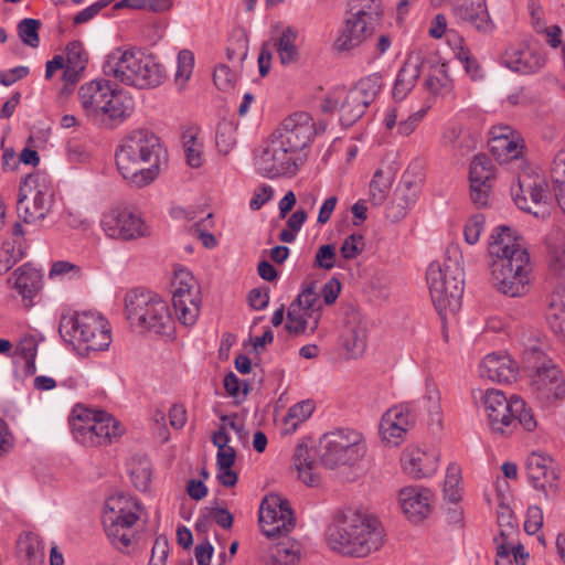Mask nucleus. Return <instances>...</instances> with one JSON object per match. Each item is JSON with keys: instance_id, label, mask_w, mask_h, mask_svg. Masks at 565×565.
I'll return each mask as SVG.
<instances>
[{"instance_id": "23", "label": "nucleus", "mask_w": 565, "mask_h": 565, "mask_svg": "<svg viewBox=\"0 0 565 565\" xmlns=\"http://www.w3.org/2000/svg\"><path fill=\"white\" fill-rule=\"evenodd\" d=\"M8 284L22 298L24 308L30 309L43 287V276L31 263H24L12 273Z\"/></svg>"}, {"instance_id": "43", "label": "nucleus", "mask_w": 565, "mask_h": 565, "mask_svg": "<svg viewBox=\"0 0 565 565\" xmlns=\"http://www.w3.org/2000/svg\"><path fill=\"white\" fill-rule=\"evenodd\" d=\"M494 177L491 159L486 154H478L470 163L469 180L475 184L491 183Z\"/></svg>"}, {"instance_id": "31", "label": "nucleus", "mask_w": 565, "mask_h": 565, "mask_svg": "<svg viewBox=\"0 0 565 565\" xmlns=\"http://www.w3.org/2000/svg\"><path fill=\"white\" fill-rule=\"evenodd\" d=\"M113 86L107 79H95L79 87L81 105L90 121L98 115L99 107H102Z\"/></svg>"}, {"instance_id": "4", "label": "nucleus", "mask_w": 565, "mask_h": 565, "mask_svg": "<svg viewBox=\"0 0 565 565\" xmlns=\"http://www.w3.org/2000/svg\"><path fill=\"white\" fill-rule=\"evenodd\" d=\"M103 72L121 84L138 89L158 87L163 82L162 66L151 54L137 49L117 47L103 64Z\"/></svg>"}, {"instance_id": "40", "label": "nucleus", "mask_w": 565, "mask_h": 565, "mask_svg": "<svg viewBox=\"0 0 565 565\" xmlns=\"http://www.w3.org/2000/svg\"><path fill=\"white\" fill-rule=\"evenodd\" d=\"M199 128L186 126L182 131L186 162L191 168H200L203 164L202 143L198 141Z\"/></svg>"}, {"instance_id": "24", "label": "nucleus", "mask_w": 565, "mask_h": 565, "mask_svg": "<svg viewBox=\"0 0 565 565\" xmlns=\"http://www.w3.org/2000/svg\"><path fill=\"white\" fill-rule=\"evenodd\" d=\"M489 135V150L499 163H507L520 158L522 146L510 126H493Z\"/></svg>"}, {"instance_id": "1", "label": "nucleus", "mask_w": 565, "mask_h": 565, "mask_svg": "<svg viewBox=\"0 0 565 565\" xmlns=\"http://www.w3.org/2000/svg\"><path fill=\"white\" fill-rule=\"evenodd\" d=\"M119 173L137 189L153 182L167 164V153L151 131L138 129L126 136L116 150Z\"/></svg>"}, {"instance_id": "45", "label": "nucleus", "mask_w": 565, "mask_h": 565, "mask_svg": "<svg viewBox=\"0 0 565 565\" xmlns=\"http://www.w3.org/2000/svg\"><path fill=\"white\" fill-rule=\"evenodd\" d=\"M425 87L433 94H443L450 89V78L444 64L429 67Z\"/></svg>"}, {"instance_id": "8", "label": "nucleus", "mask_w": 565, "mask_h": 565, "mask_svg": "<svg viewBox=\"0 0 565 565\" xmlns=\"http://www.w3.org/2000/svg\"><path fill=\"white\" fill-rule=\"evenodd\" d=\"M58 333L65 342L83 344L86 351L107 350L111 342L110 326L98 312L62 315Z\"/></svg>"}, {"instance_id": "26", "label": "nucleus", "mask_w": 565, "mask_h": 565, "mask_svg": "<svg viewBox=\"0 0 565 565\" xmlns=\"http://www.w3.org/2000/svg\"><path fill=\"white\" fill-rule=\"evenodd\" d=\"M379 23L348 11L343 28L337 40L339 50L348 51L359 46L374 31Z\"/></svg>"}, {"instance_id": "63", "label": "nucleus", "mask_w": 565, "mask_h": 565, "mask_svg": "<svg viewBox=\"0 0 565 565\" xmlns=\"http://www.w3.org/2000/svg\"><path fill=\"white\" fill-rule=\"evenodd\" d=\"M543 525V512L537 505H532L527 509L526 519L524 522V531L527 534H535Z\"/></svg>"}, {"instance_id": "18", "label": "nucleus", "mask_w": 565, "mask_h": 565, "mask_svg": "<svg viewBox=\"0 0 565 565\" xmlns=\"http://www.w3.org/2000/svg\"><path fill=\"white\" fill-rule=\"evenodd\" d=\"M511 195L520 210L535 216L544 215L545 211L533 210L529 204V198L534 206L541 207L543 204H546L550 196L544 178L529 173L519 175L518 184L511 188Z\"/></svg>"}, {"instance_id": "42", "label": "nucleus", "mask_w": 565, "mask_h": 565, "mask_svg": "<svg viewBox=\"0 0 565 565\" xmlns=\"http://www.w3.org/2000/svg\"><path fill=\"white\" fill-rule=\"evenodd\" d=\"M393 175L382 169H377L370 183V200L373 205H381L387 198Z\"/></svg>"}, {"instance_id": "36", "label": "nucleus", "mask_w": 565, "mask_h": 565, "mask_svg": "<svg viewBox=\"0 0 565 565\" xmlns=\"http://www.w3.org/2000/svg\"><path fill=\"white\" fill-rule=\"evenodd\" d=\"M292 459L299 479L309 487L317 486L320 480L319 475L316 472L317 463L310 458L309 448L305 443L296 446Z\"/></svg>"}, {"instance_id": "25", "label": "nucleus", "mask_w": 565, "mask_h": 565, "mask_svg": "<svg viewBox=\"0 0 565 565\" xmlns=\"http://www.w3.org/2000/svg\"><path fill=\"white\" fill-rule=\"evenodd\" d=\"M430 498L428 489L417 486L405 487L398 493L402 511L413 523L422 522L429 515Z\"/></svg>"}, {"instance_id": "2", "label": "nucleus", "mask_w": 565, "mask_h": 565, "mask_svg": "<svg viewBox=\"0 0 565 565\" xmlns=\"http://www.w3.org/2000/svg\"><path fill=\"white\" fill-rule=\"evenodd\" d=\"M383 537L384 531L376 518L348 510L329 529L328 541L332 550L343 555L364 557L383 545Z\"/></svg>"}, {"instance_id": "6", "label": "nucleus", "mask_w": 565, "mask_h": 565, "mask_svg": "<svg viewBox=\"0 0 565 565\" xmlns=\"http://www.w3.org/2000/svg\"><path fill=\"white\" fill-rule=\"evenodd\" d=\"M431 301L439 316L456 313L463 295V271L456 259L433 262L426 273Z\"/></svg>"}, {"instance_id": "54", "label": "nucleus", "mask_w": 565, "mask_h": 565, "mask_svg": "<svg viewBox=\"0 0 565 565\" xmlns=\"http://www.w3.org/2000/svg\"><path fill=\"white\" fill-rule=\"evenodd\" d=\"M194 67V54L190 50H181L178 54V67L175 81L186 83L192 75Z\"/></svg>"}, {"instance_id": "37", "label": "nucleus", "mask_w": 565, "mask_h": 565, "mask_svg": "<svg viewBox=\"0 0 565 565\" xmlns=\"http://www.w3.org/2000/svg\"><path fill=\"white\" fill-rule=\"evenodd\" d=\"M298 35V30L289 25L282 30L275 43L279 61L285 66L297 63L300 57L299 49L296 45Z\"/></svg>"}, {"instance_id": "46", "label": "nucleus", "mask_w": 565, "mask_h": 565, "mask_svg": "<svg viewBox=\"0 0 565 565\" xmlns=\"http://www.w3.org/2000/svg\"><path fill=\"white\" fill-rule=\"evenodd\" d=\"M23 257L24 252L18 242L4 241L0 248V275L7 274Z\"/></svg>"}, {"instance_id": "13", "label": "nucleus", "mask_w": 565, "mask_h": 565, "mask_svg": "<svg viewBox=\"0 0 565 565\" xmlns=\"http://www.w3.org/2000/svg\"><path fill=\"white\" fill-rule=\"evenodd\" d=\"M326 130V125L316 126L311 115L306 111H297L284 119L274 131V136L284 142L298 156L309 146L313 136Z\"/></svg>"}, {"instance_id": "49", "label": "nucleus", "mask_w": 565, "mask_h": 565, "mask_svg": "<svg viewBox=\"0 0 565 565\" xmlns=\"http://www.w3.org/2000/svg\"><path fill=\"white\" fill-rule=\"evenodd\" d=\"M461 481V470L460 467L456 463H450L447 468L446 478L444 482V493L445 498L456 503L460 501V490L459 483Z\"/></svg>"}, {"instance_id": "39", "label": "nucleus", "mask_w": 565, "mask_h": 565, "mask_svg": "<svg viewBox=\"0 0 565 565\" xmlns=\"http://www.w3.org/2000/svg\"><path fill=\"white\" fill-rule=\"evenodd\" d=\"M343 347L351 358L362 355L366 345V330L362 323L352 324L351 322L345 327L342 333Z\"/></svg>"}, {"instance_id": "51", "label": "nucleus", "mask_w": 565, "mask_h": 565, "mask_svg": "<svg viewBox=\"0 0 565 565\" xmlns=\"http://www.w3.org/2000/svg\"><path fill=\"white\" fill-rule=\"evenodd\" d=\"M498 524L501 527L499 537H495L494 541L499 542V539L510 537L518 531V524L513 514L512 509L504 504L500 503L498 505Z\"/></svg>"}, {"instance_id": "61", "label": "nucleus", "mask_w": 565, "mask_h": 565, "mask_svg": "<svg viewBox=\"0 0 565 565\" xmlns=\"http://www.w3.org/2000/svg\"><path fill=\"white\" fill-rule=\"evenodd\" d=\"M550 318L565 315V282L554 287L550 300Z\"/></svg>"}, {"instance_id": "21", "label": "nucleus", "mask_w": 565, "mask_h": 565, "mask_svg": "<svg viewBox=\"0 0 565 565\" xmlns=\"http://www.w3.org/2000/svg\"><path fill=\"white\" fill-rule=\"evenodd\" d=\"M30 194L34 202V209H31L29 196L21 188L17 202V211L25 223H38L43 221L51 211L54 202V193L46 185H36L34 189H30Z\"/></svg>"}, {"instance_id": "60", "label": "nucleus", "mask_w": 565, "mask_h": 565, "mask_svg": "<svg viewBox=\"0 0 565 565\" xmlns=\"http://www.w3.org/2000/svg\"><path fill=\"white\" fill-rule=\"evenodd\" d=\"M18 349H19L20 354L26 361L28 371L30 373H34L35 372L34 360H35L36 352H38V343H36L35 339L33 337L24 338L19 343Z\"/></svg>"}, {"instance_id": "34", "label": "nucleus", "mask_w": 565, "mask_h": 565, "mask_svg": "<svg viewBox=\"0 0 565 565\" xmlns=\"http://www.w3.org/2000/svg\"><path fill=\"white\" fill-rule=\"evenodd\" d=\"M21 565H44L45 546L42 539L33 533L21 535L17 543Z\"/></svg>"}, {"instance_id": "14", "label": "nucleus", "mask_w": 565, "mask_h": 565, "mask_svg": "<svg viewBox=\"0 0 565 565\" xmlns=\"http://www.w3.org/2000/svg\"><path fill=\"white\" fill-rule=\"evenodd\" d=\"M259 525L268 539L288 534L295 526L289 501L278 494L266 495L259 508Z\"/></svg>"}, {"instance_id": "10", "label": "nucleus", "mask_w": 565, "mask_h": 565, "mask_svg": "<svg viewBox=\"0 0 565 565\" xmlns=\"http://www.w3.org/2000/svg\"><path fill=\"white\" fill-rule=\"evenodd\" d=\"M139 503L129 495L117 493L107 498L102 522L108 539L117 548L131 544V529L139 520Z\"/></svg>"}, {"instance_id": "30", "label": "nucleus", "mask_w": 565, "mask_h": 565, "mask_svg": "<svg viewBox=\"0 0 565 565\" xmlns=\"http://www.w3.org/2000/svg\"><path fill=\"white\" fill-rule=\"evenodd\" d=\"M479 374L493 382L511 383L516 377V367L509 356L491 353L481 361Z\"/></svg>"}, {"instance_id": "56", "label": "nucleus", "mask_w": 565, "mask_h": 565, "mask_svg": "<svg viewBox=\"0 0 565 565\" xmlns=\"http://www.w3.org/2000/svg\"><path fill=\"white\" fill-rule=\"evenodd\" d=\"M213 81L220 90L231 89L236 82V74L225 64H220L213 73Z\"/></svg>"}, {"instance_id": "48", "label": "nucleus", "mask_w": 565, "mask_h": 565, "mask_svg": "<svg viewBox=\"0 0 565 565\" xmlns=\"http://www.w3.org/2000/svg\"><path fill=\"white\" fill-rule=\"evenodd\" d=\"M312 319L308 318V313L290 303L287 312V322L285 329L294 335L303 334L308 327L311 328Z\"/></svg>"}, {"instance_id": "55", "label": "nucleus", "mask_w": 565, "mask_h": 565, "mask_svg": "<svg viewBox=\"0 0 565 565\" xmlns=\"http://www.w3.org/2000/svg\"><path fill=\"white\" fill-rule=\"evenodd\" d=\"M364 248V237L361 234H351L348 236L340 248L342 257L347 260L358 257Z\"/></svg>"}, {"instance_id": "50", "label": "nucleus", "mask_w": 565, "mask_h": 565, "mask_svg": "<svg viewBox=\"0 0 565 565\" xmlns=\"http://www.w3.org/2000/svg\"><path fill=\"white\" fill-rule=\"evenodd\" d=\"M170 287L172 300L175 299V296H181L189 291L199 289L194 276L184 268H180L174 271Z\"/></svg>"}, {"instance_id": "33", "label": "nucleus", "mask_w": 565, "mask_h": 565, "mask_svg": "<svg viewBox=\"0 0 565 565\" xmlns=\"http://www.w3.org/2000/svg\"><path fill=\"white\" fill-rule=\"evenodd\" d=\"M424 67L425 62L419 56H409L404 62L393 86L394 99L403 100L411 93Z\"/></svg>"}, {"instance_id": "12", "label": "nucleus", "mask_w": 565, "mask_h": 565, "mask_svg": "<svg viewBox=\"0 0 565 565\" xmlns=\"http://www.w3.org/2000/svg\"><path fill=\"white\" fill-rule=\"evenodd\" d=\"M302 164V157L295 153L291 149L271 135L270 140L256 156V167L258 172L266 178H276L281 175L292 177Z\"/></svg>"}, {"instance_id": "27", "label": "nucleus", "mask_w": 565, "mask_h": 565, "mask_svg": "<svg viewBox=\"0 0 565 565\" xmlns=\"http://www.w3.org/2000/svg\"><path fill=\"white\" fill-rule=\"evenodd\" d=\"M489 256L491 260H511L519 252H527L521 238L509 226H497L489 241Z\"/></svg>"}, {"instance_id": "28", "label": "nucleus", "mask_w": 565, "mask_h": 565, "mask_svg": "<svg viewBox=\"0 0 565 565\" xmlns=\"http://www.w3.org/2000/svg\"><path fill=\"white\" fill-rule=\"evenodd\" d=\"M501 64L513 72L532 74L544 65V58L524 43L510 45L501 55Z\"/></svg>"}, {"instance_id": "15", "label": "nucleus", "mask_w": 565, "mask_h": 565, "mask_svg": "<svg viewBox=\"0 0 565 565\" xmlns=\"http://www.w3.org/2000/svg\"><path fill=\"white\" fill-rule=\"evenodd\" d=\"M105 234L115 239L131 241L147 236L149 228L140 216L129 207H113L100 220Z\"/></svg>"}, {"instance_id": "62", "label": "nucleus", "mask_w": 565, "mask_h": 565, "mask_svg": "<svg viewBox=\"0 0 565 565\" xmlns=\"http://www.w3.org/2000/svg\"><path fill=\"white\" fill-rule=\"evenodd\" d=\"M70 275L71 277L79 278L82 276V268L67 260L54 262L51 266L49 277H60Z\"/></svg>"}, {"instance_id": "57", "label": "nucleus", "mask_w": 565, "mask_h": 565, "mask_svg": "<svg viewBox=\"0 0 565 565\" xmlns=\"http://www.w3.org/2000/svg\"><path fill=\"white\" fill-rule=\"evenodd\" d=\"M335 248L331 244L321 245L315 256L313 266L330 270L335 266Z\"/></svg>"}, {"instance_id": "3", "label": "nucleus", "mask_w": 565, "mask_h": 565, "mask_svg": "<svg viewBox=\"0 0 565 565\" xmlns=\"http://www.w3.org/2000/svg\"><path fill=\"white\" fill-rule=\"evenodd\" d=\"M472 398L478 407L483 408L494 435L511 436L519 426L530 433L537 427L533 409L518 395L508 398L502 391L479 388L472 392Z\"/></svg>"}, {"instance_id": "53", "label": "nucleus", "mask_w": 565, "mask_h": 565, "mask_svg": "<svg viewBox=\"0 0 565 565\" xmlns=\"http://www.w3.org/2000/svg\"><path fill=\"white\" fill-rule=\"evenodd\" d=\"M315 409V405L311 401H302L291 406L288 411L286 423L290 424L292 429H296L299 424L303 423L310 417Z\"/></svg>"}, {"instance_id": "19", "label": "nucleus", "mask_w": 565, "mask_h": 565, "mask_svg": "<svg viewBox=\"0 0 565 565\" xmlns=\"http://www.w3.org/2000/svg\"><path fill=\"white\" fill-rule=\"evenodd\" d=\"M367 109L366 104L351 88L345 90L343 87L332 89L322 100L321 110L323 113L340 111V122L343 127L354 125Z\"/></svg>"}, {"instance_id": "32", "label": "nucleus", "mask_w": 565, "mask_h": 565, "mask_svg": "<svg viewBox=\"0 0 565 565\" xmlns=\"http://www.w3.org/2000/svg\"><path fill=\"white\" fill-rule=\"evenodd\" d=\"M456 17L470 23L478 32L491 33L495 25L488 12L486 0H470L454 8Z\"/></svg>"}, {"instance_id": "38", "label": "nucleus", "mask_w": 565, "mask_h": 565, "mask_svg": "<svg viewBox=\"0 0 565 565\" xmlns=\"http://www.w3.org/2000/svg\"><path fill=\"white\" fill-rule=\"evenodd\" d=\"M292 306L308 313V318L312 319L311 333L316 331L321 317V301L319 295L315 290L313 284L306 287L301 294L291 302Z\"/></svg>"}, {"instance_id": "58", "label": "nucleus", "mask_w": 565, "mask_h": 565, "mask_svg": "<svg viewBox=\"0 0 565 565\" xmlns=\"http://www.w3.org/2000/svg\"><path fill=\"white\" fill-rule=\"evenodd\" d=\"M130 478L139 491H146L151 480V469L148 461H140L138 467L134 468L130 472Z\"/></svg>"}, {"instance_id": "59", "label": "nucleus", "mask_w": 565, "mask_h": 565, "mask_svg": "<svg viewBox=\"0 0 565 565\" xmlns=\"http://www.w3.org/2000/svg\"><path fill=\"white\" fill-rule=\"evenodd\" d=\"M551 178L554 191L565 188V149L554 157L551 166Z\"/></svg>"}, {"instance_id": "29", "label": "nucleus", "mask_w": 565, "mask_h": 565, "mask_svg": "<svg viewBox=\"0 0 565 565\" xmlns=\"http://www.w3.org/2000/svg\"><path fill=\"white\" fill-rule=\"evenodd\" d=\"M401 462L404 471L415 479L430 477L438 468V457L420 448L405 449Z\"/></svg>"}, {"instance_id": "44", "label": "nucleus", "mask_w": 565, "mask_h": 565, "mask_svg": "<svg viewBox=\"0 0 565 565\" xmlns=\"http://www.w3.org/2000/svg\"><path fill=\"white\" fill-rule=\"evenodd\" d=\"M66 68L65 76L76 74L83 71L87 63V53L79 41H73L66 46Z\"/></svg>"}, {"instance_id": "52", "label": "nucleus", "mask_w": 565, "mask_h": 565, "mask_svg": "<svg viewBox=\"0 0 565 565\" xmlns=\"http://www.w3.org/2000/svg\"><path fill=\"white\" fill-rule=\"evenodd\" d=\"M41 22L35 19L25 18L18 24V33L22 42L31 47L40 44L39 29Z\"/></svg>"}, {"instance_id": "16", "label": "nucleus", "mask_w": 565, "mask_h": 565, "mask_svg": "<svg viewBox=\"0 0 565 565\" xmlns=\"http://www.w3.org/2000/svg\"><path fill=\"white\" fill-rule=\"evenodd\" d=\"M534 370L532 374V388L544 405L548 406L565 397V380L559 369L551 361H543L540 365H527Z\"/></svg>"}, {"instance_id": "22", "label": "nucleus", "mask_w": 565, "mask_h": 565, "mask_svg": "<svg viewBox=\"0 0 565 565\" xmlns=\"http://www.w3.org/2000/svg\"><path fill=\"white\" fill-rule=\"evenodd\" d=\"M414 424L415 416L409 408L405 405H396L383 415L380 423V434L385 443L397 446Z\"/></svg>"}, {"instance_id": "35", "label": "nucleus", "mask_w": 565, "mask_h": 565, "mask_svg": "<svg viewBox=\"0 0 565 565\" xmlns=\"http://www.w3.org/2000/svg\"><path fill=\"white\" fill-rule=\"evenodd\" d=\"M199 294V289H195L181 296H175V299L172 300L175 315L184 326L194 324L199 317L201 303Z\"/></svg>"}, {"instance_id": "9", "label": "nucleus", "mask_w": 565, "mask_h": 565, "mask_svg": "<svg viewBox=\"0 0 565 565\" xmlns=\"http://www.w3.org/2000/svg\"><path fill=\"white\" fill-rule=\"evenodd\" d=\"M366 443L362 433L340 428L326 433L317 449L320 463L334 469L340 466H354L366 454Z\"/></svg>"}, {"instance_id": "20", "label": "nucleus", "mask_w": 565, "mask_h": 565, "mask_svg": "<svg viewBox=\"0 0 565 565\" xmlns=\"http://www.w3.org/2000/svg\"><path fill=\"white\" fill-rule=\"evenodd\" d=\"M526 473L531 484L545 497L554 495L558 491V475L555 461L544 454L532 452L526 460Z\"/></svg>"}, {"instance_id": "64", "label": "nucleus", "mask_w": 565, "mask_h": 565, "mask_svg": "<svg viewBox=\"0 0 565 565\" xmlns=\"http://www.w3.org/2000/svg\"><path fill=\"white\" fill-rule=\"evenodd\" d=\"M248 52V42L246 39L241 38L235 42L231 43V45L226 49V55L230 62L241 64Z\"/></svg>"}, {"instance_id": "7", "label": "nucleus", "mask_w": 565, "mask_h": 565, "mask_svg": "<svg viewBox=\"0 0 565 565\" xmlns=\"http://www.w3.org/2000/svg\"><path fill=\"white\" fill-rule=\"evenodd\" d=\"M70 426L74 439L86 447L111 444L122 434L120 423L113 415L81 404L72 409Z\"/></svg>"}, {"instance_id": "5", "label": "nucleus", "mask_w": 565, "mask_h": 565, "mask_svg": "<svg viewBox=\"0 0 565 565\" xmlns=\"http://www.w3.org/2000/svg\"><path fill=\"white\" fill-rule=\"evenodd\" d=\"M125 315L131 327L140 332L169 334L173 320L169 307L158 295L149 290L134 289L125 296Z\"/></svg>"}, {"instance_id": "47", "label": "nucleus", "mask_w": 565, "mask_h": 565, "mask_svg": "<svg viewBox=\"0 0 565 565\" xmlns=\"http://www.w3.org/2000/svg\"><path fill=\"white\" fill-rule=\"evenodd\" d=\"M349 11L376 23H380L383 15L380 0H351Z\"/></svg>"}, {"instance_id": "17", "label": "nucleus", "mask_w": 565, "mask_h": 565, "mask_svg": "<svg viewBox=\"0 0 565 565\" xmlns=\"http://www.w3.org/2000/svg\"><path fill=\"white\" fill-rule=\"evenodd\" d=\"M134 111L135 100L132 96L124 89L113 86L92 124L102 128L114 129L125 122Z\"/></svg>"}, {"instance_id": "41", "label": "nucleus", "mask_w": 565, "mask_h": 565, "mask_svg": "<svg viewBox=\"0 0 565 565\" xmlns=\"http://www.w3.org/2000/svg\"><path fill=\"white\" fill-rule=\"evenodd\" d=\"M383 87V78L381 74L374 73L361 78L351 89L369 107L377 97Z\"/></svg>"}, {"instance_id": "11", "label": "nucleus", "mask_w": 565, "mask_h": 565, "mask_svg": "<svg viewBox=\"0 0 565 565\" xmlns=\"http://www.w3.org/2000/svg\"><path fill=\"white\" fill-rule=\"evenodd\" d=\"M491 278L497 290L509 297H523L531 289L532 264L527 252L511 260H491Z\"/></svg>"}]
</instances>
